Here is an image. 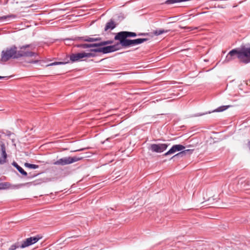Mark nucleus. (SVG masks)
I'll return each mask as SVG.
<instances>
[{
    "label": "nucleus",
    "instance_id": "nucleus-1",
    "mask_svg": "<svg viewBox=\"0 0 250 250\" xmlns=\"http://www.w3.org/2000/svg\"><path fill=\"white\" fill-rule=\"evenodd\" d=\"M238 58L241 62L247 64L250 62V46H242L240 48L231 50L227 55L225 62H228Z\"/></svg>",
    "mask_w": 250,
    "mask_h": 250
},
{
    "label": "nucleus",
    "instance_id": "nucleus-2",
    "mask_svg": "<svg viewBox=\"0 0 250 250\" xmlns=\"http://www.w3.org/2000/svg\"><path fill=\"white\" fill-rule=\"evenodd\" d=\"M1 60L2 62H6L10 59H18L17 55V47L13 45L7 48L1 52Z\"/></svg>",
    "mask_w": 250,
    "mask_h": 250
},
{
    "label": "nucleus",
    "instance_id": "nucleus-3",
    "mask_svg": "<svg viewBox=\"0 0 250 250\" xmlns=\"http://www.w3.org/2000/svg\"><path fill=\"white\" fill-rule=\"evenodd\" d=\"M32 45L31 44H26L22 45L19 47V50L17 49V55L18 59L22 57H36L38 56V54L29 51L27 49L28 48H31L32 49Z\"/></svg>",
    "mask_w": 250,
    "mask_h": 250
},
{
    "label": "nucleus",
    "instance_id": "nucleus-4",
    "mask_svg": "<svg viewBox=\"0 0 250 250\" xmlns=\"http://www.w3.org/2000/svg\"><path fill=\"white\" fill-rule=\"evenodd\" d=\"M147 40L148 39L146 38H139L134 40L122 39L117 40V41H119L120 42V45L122 46V47L126 48L142 43L144 42L147 41Z\"/></svg>",
    "mask_w": 250,
    "mask_h": 250
},
{
    "label": "nucleus",
    "instance_id": "nucleus-5",
    "mask_svg": "<svg viewBox=\"0 0 250 250\" xmlns=\"http://www.w3.org/2000/svg\"><path fill=\"white\" fill-rule=\"evenodd\" d=\"M120 45V43L119 42L112 45L91 49V51L94 52H102L104 54H106L119 50L121 48Z\"/></svg>",
    "mask_w": 250,
    "mask_h": 250
},
{
    "label": "nucleus",
    "instance_id": "nucleus-6",
    "mask_svg": "<svg viewBox=\"0 0 250 250\" xmlns=\"http://www.w3.org/2000/svg\"><path fill=\"white\" fill-rule=\"evenodd\" d=\"M83 157H66L62 158H61L56 162H55L53 164L55 165H61L64 166L66 165H69L72 164L74 162H77L79 160H81Z\"/></svg>",
    "mask_w": 250,
    "mask_h": 250
},
{
    "label": "nucleus",
    "instance_id": "nucleus-7",
    "mask_svg": "<svg viewBox=\"0 0 250 250\" xmlns=\"http://www.w3.org/2000/svg\"><path fill=\"white\" fill-rule=\"evenodd\" d=\"M168 146L167 144H153L149 145L148 149L152 152L162 153L167 149Z\"/></svg>",
    "mask_w": 250,
    "mask_h": 250
},
{
    "label": "nucleus",
    "instance_id": "nucleus-8",
    "mask_svg": "<svg viewBox=\"0 0 250 250\" xmlns=\"http://www.w3.org/2000/svg\"><path fill=\"white\" fill-rule=\"evenodd\" d=\"M138 35L135 32L129 31H121L116 34L114 37L115 40L128 39V37H135Z\"/></svg>",
    "mask_w": 250,
    "mask_h": 250
},
{
    "label": "nucleus",
    "instance_id": "nucleus-9",
    "mask_svg": "<svg viewBox=\"0 0 250 250\" xmlns=\"http://www.w3.org/2000/svg\"><path fill=\"white\" fill-rule=\"evenodd\" d=\"M42 237L38 235L35 236L30 237L23 241L20 247L21 248H24L25 247H28L36 243Z\"/></svg>",
    "mask_w": 250,
    "mask_h": 250
},
{
    "label": "nucleus",
    "instance_id": "nucleus-10",
    "mask_svg": "<svg viewBox=\"0 0 250 250\" xmlns=\"http://www.w3.org/2000/svg\"><path fill=\"white\" fill-rule=\"evenodd\" d=\"M84 58H85V52L72 54L70 56V60L72 62H76L81 61Z\"/></svg>",
    "mask_w": 250,
    "mask_h": 250
},
{
    "label": "nucleus",
    "instance_id": "nucleus-11",
    "mask_svg": "<svg viewBox=\"0 0 250 250\" xmlns=\"http://www.w3.org/2000/svg\"><path fill=\"white\" fill-rule=\"evenodd\" d=\"M0 148L1 151V156L0 157V164L3 165L6 162L7 155L6 152V149L4 144H1L0 145Z\"/></svg>",
    "mask_w": 250,
    "mask_h": 250
},
{
    "label": "nucleus",
    "instance_id": "nucleus-12",
    "mask_svg": "<svg viewBox=\"0 0 250 250\" xmlns=\"http://www.w3.org/2000/svg\"><path fill=\"white\" fill-rule=\"evenodd\" d=\"M74 40L83 41L87 42H93L101 40V38H91L88 36H84L81 37H76Z\"/></svg>",
    "mask_w": 250,
    "mask_h": 250
},
{
    "label": "nucleus",
    "instance_id": "nucleus-13",
    "mask_svg": "<svg viewBox=\"0 0 250 250\" xmlns=\"http://www.w3.org/2000/svg\"><path fill=\"white\" fill-rule=\"evenodd\" d=\"M116 27V24L114 21L111 19L107 22L104 27V31H106L108 30H112Z\"/></svg>",
    "mask_w": 250,
    "mask_h": 250
},
{
    "label": "nucleus",
    "instance_id": "nucleus-14",
    "mask_svg": "<svg viewBox=\"0 0 250 250\" xmlns=\"http://www.w3.org/2000/svg\"><path fill=\"white\" fill-rule=\"evenodd\" d=\"M12 165L17 169L19 172H20L22 175L25 176H26L27 175V172L25 171L21 167L19 166L16 162H13Z\"/></svg>",
    "mask_w": 250,
    "mask_h": 250
},
{
    "label": "nucleus",
    "instance_id": "nucleus-15",
    "mask_svg": "<svg viewBox=\"0 0 250 250\" xmlns=\"http://www.w3.org/2000/svg\"><path fill=\"white\" fill-rule=\"evenodd\" d=\"M191 150L190 149H187L180 152L179 153L176 154L174 155L171 158V159L173 158H180L186 155L187 153L190 152Z\"/></svg>",
    "mask_w": 250,
    "mask_h": 250
},
{
    "label": "nucleus",
    "instance_id": "nucleus-16",
    "mask_svg": "<svg viewBox=\"0 0 250 250\" xmlns=\"http://www.w3.org/2000/svg\"><path fill=\"white\" fill-rule=\"evenodd\" d=\"M169 31V30H164V29H160L155 30L153 33H154V35H155L156 36H158V35H160L163 33H167Z\"/></svg>",
    "mask_w": 250,
    "mask_h": 250
},
{
    "label": "nucleus",
    "instance_id": "nucleus-17",
    "mask_svg": "<svg viewBox=\"0 0 250 250\" xmlns=\"http://www.w3.org/2000/svg\"><path fill=\"white\" fill-rule=\"evenodd\" d=\"M10 188V184L8 182L0 183V189H7Z\"/></svg>",
    "mask_w": 250,
    "mask_h": 250
},
{
    "label": "nucleus",
    "instance_id": "nucleus-18",
    "mask_svg": "<svg viewBox=\"0 0 250 250\" xmlns=\"http://www.w3.org/2000/svg\"><path fill=\"white\" fill-rule=\"evenodd\" d=\"M176 151L175 150V147L174 146V145L172 146V147L168 151H167L166 153H165L164 154V156H167V155H170V154H173L174 153H175Z\"/></svg>",
    "mask_w": 250,
    "mask_h": 250
},
{
    "label": "nucleus",
    "instance_id": "nucleus-19",
    "mask_svg": "<svg viewBox=\"0 0 250 250\" xmlns=\"http://www.w3.org/2000/svg\"><path fill=\"white\" fill-rule=\"evenodd\" d=\"M24 166L26 167H28L30 168L36 169L39 167V166L35 164H31L28 163H25L24 164Z\"/></svg>",
    "mask_w": 250,
    "mask_h": 250
},
{
    "label": "nucleus",
    "instance_id": "nucleus-20",
    "mask_svg": "<svg viewBox=\"0 0 250 250\" xmlns=\"http://www.w3.org/2000/svg\"><path fill=\"white\" fill-rule=\"evenodd\" d=\"M229 106H230L229 105L221 106L218 107L216 109H215L214 110V111H216V112H222V111H223L226 110L227 109H228V107H229Z\"/></svg>",
    "mask_w": 250,
    "mask_h": 250
},
{
    "label": "nucleus",
    "instance_id": "nucleus-21",
    "mask_svg": "<svg viewBox=\"0 0 250 250\" xmlns=\"http://www.w3.org/2000/svg\"><path fill=\"white\" fill-rule=\"evenodd\" d=\"M176 151H181L185 149V146L182 145H174Z\"/></svg>",
    "mask_w": 250,
    "mask_h": 250
},
{
    "label": "nucleus",
    "instance_id": "nucleus-22",
    "mask_svg": "<svg viewBox=\"0 0 250 250\" xmlns=\"http://www.w3.org/2000/svg\"><path fill=\"white\" fill-rule=\"evenodd\" d=\"M77 47L83 48H89V43H81L77 44Z\"/></svg>",
    "mask_w": 250,
    "mask_h": 250
},
{
    "label": "nucleus",
    "instance_id": "nucleus-23",
    "mask_svg": "<svg viewBox=\"0 0 250 250\" xmlns=\"http://www.w3.org/2000/svg\"><path fill=\"white\" fill-rule=\"evenodd\" d=\"M89 48L94 47H100L102 46V42L99 43H89Z\"/></svg>",
    "mask_w": 250,
    "mask_h": 250
},
{
    "label": "nucleus",
    "instance_id": "nucleus-24",
    "mask_svg": "<svg viewBox=\"0 0 250 250\" xmlns=\"http://www.w3.org/2000/svg\"><path fill=\"white\" fill-rule=\"evenodd\" d=\"M91 52L90 53H85V58H90V57H94L96 56V54H95V52H92L90 50Z\"/></svg>",
    "mask_w": 250,
    "mask_h": 250
},
{
    "label": "nucleus",
    "instance_id": "nucleus-25",
    "mask_svg": "<svg viewBox=\"0 0 250 250\" xmlns=\"http://www.w3.org/2000/svg\"><path fill=\"white\" fill-rule=\"evenodd\" d=\"M102 46L110 44L113 43V41L112 40H108L106 41L101 42Z\"/></svg>",
    "mask_w": 250,
    "mask_h": 250
},
{
    "label": "nucleus",
    "instance_id": "nucleus-26",
    "mask_svg": "<svg viewBox=\"0 0 250 250\" xmlns=\"http://www.w3.org/2000/svg\"><path fill=\"white\" fill-rule=\"evenodd\" d=\"M66 62H52V63H51L48 65H47V66H53V65H58V64H65Z\"/></svg>",
    "mask_w": 250,
    "mask_h": 250
},
{
    "label": "nucleus",
    "instance_id": "nucleus-27",
    "mask_svg": "<svg viewBox=\"0 0 250 250\" xmlns=\"http://www.w3.org/2000/svg\"><path fill=\"white\" fill-rule=\"evenodd\" d=\"M10 17H15V16L12 15H9V16L0 17V20H5V19H6L8 18H10Z\"/></svg>",
    "mask_w": 250,
    "mask_h": 250
},
{
    "label": "nucleus",
    "instance_id": "nucleus-28",
    "mask_svg": "<svg viewBox=\"0 0 250 250\" xmlns=\"http://www.w3.org/2000/svg\"><path fill=\"white\" fill-rule=\"evenodd\" d=\"M18 247L16 246L15 245H12L10 248H9L10 250H15Z\"/></svg>",
    "mask_w": 250,
    "mask_h": 250
},
{
    "label": "nucleus",
    "instance_id": "nucleus-29",
    "mask_svg": "<svg viewBox=\"0 0 250 250\" xmlns=\"http://www.w3.org/2000/svg\"><path fill=\"white\" fill-rule=\"evenodd\" d=\"M39 62V60H34V61H30L29 62V63H36L37 62Z\"/></svg>",
    "mask_w": 250,
    "mask_h": 250
},
{
    "label": "nucleus",
    "instance_id": "nucleus-30",
    "mask_svg": "<svg viewBox=\"0 0 250 250\" xmlns=\"http://www.w3.org/2000/svg\"><path fill=\"white\" fill-rule=\"evenodd\" d=\"M146 35H147V33H139L138 34V36H146Z\"/></svg>",
    "mask_w": 250,
    "mask_h": 250
},
{
    "label": "nucleus",
    "instance_id": "nucleus-31",
    "mask_svg": "<svg viewBox=\"0 0 250 250\" xmlns=\"http://www.w3.org/2000/svg\"><path fill=\"white\" fill-rule=\"evenodd\" d=\"M187 28L188 29H189L190 30H193L194 29H197L196 27L193 28V27H187Z\"/></svg>",
    "mask_w": 250,
    "mask_h": 250
},
{
    "label": "nucleus",
    "instance_id": "nucleus-32",
    "mask_svg": "<svg viewBox=\"0 0 250 250\" xmlns=\"http://www.w3.org/2000/svg\"><path fill=\"white\" fill-rule=\"evenodd\" d=\"M204 114H205L204 113L198 114L195 115V116L197 117V116H202Z\"/></svg>",
    "mask_w": 250,
    "mask_h": 250
},
{
    "label": "nucleus",
    "instance_id": "nucleus-33",
    "mask_svg": "<svg viewBox=\"0 0 250 250\" xmlns=\"http://www.w3.org/2000/svg\"><path fill=\"white\" fill-rule=\"evenodd\" d=\"M248 146H249V148L250 150V141H249L248 143Z\"/></svg>",
    "mask_w": 250,
    "mask_h": 250
},
{
    "label": "nucleus",
    "instance_id": "nucleus-34",
    "mask_svg": "<svg viewBox=\"0 0 250 250\" xmlns=\"http://www.w3.org/2000/svg\"><path fill=\"white\" fill-rule=\"evenodd\" d=\"M5 78H6L5 77L0 76V79H3Z\"/></svg>",
    "mask_w": 250,
    "mask_h": 250
},
{
    "label": "nucleus",
    "instance_id": "nucleus-35",
    "mask_svg": "<svg viewBox=\"0 0 250 250\" xmlns=\"http://www.w3.org/2000/svg\"><path fill=\"white\" fill-rule=\"evenodd\" d=\"M15 187L18 188L19 187L18 186H15Z\"/></svg>",
    "mask_w": 250,
    "mask_h": 250
}]
</instances>
